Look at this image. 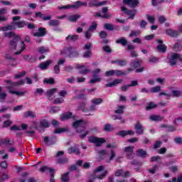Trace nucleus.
Segmentation results:
<instances>
[{
    "label": "nucleus",
    "mask_w": 182,
    "mask_h": 182,
    "mask_svg": "<svg viewBox=\"0 0 182 182\" xmlns=\"http://www.w3.org/2000/svg\"><path fill=\"white\" fill-rule=\"evenodd\" d=\"M25 75H26V72L23 71L21 73L16 74L15 76H14V78H16V79H21V77H23V76H25Z\"/></svg>",
    "instance_id": "58"
},
{
    "label": "nucleus",
    "mask_w": 182,
    "mask_h": 182,
    "mask_svg": "<svg viewBox=\"0 0 182 182\" xmlns=\"http://www.w3.org/2000/svg\"><path fill=\"white\" fill-rule=\"evenodd\" d=\"M45 93V90L43 88H37L34 92V96H42Z\"/></svg>",
    "instance_id": "33"
},
{
    "label": "nucleus",
    "mask_w": 182,
    "mask_h": 182,
    "mask_svg": "<svg viewBox=\"0 0 182 182\" xmlns=\"http://www.w3.org/2000/svg\"><path fill=\"white\" fill-rule=\"evenodd\" d=\"M118 136H121L122 137H126V136H133L134 135V131L129 130H121L117 133Z\"/></svg>",
    "instance_id": "22"
},
{
    "label": "nucleus",
    "mask_w": 182,
    "mask_h": 182,
    "mask_svg": "<svg viewBox=\"0 0 182 182\" xmlns=\"http://www.w3.org/2000/svg\"><path fill=\"white\" fill-rule=\"evenodd\" d=\"M116 43H119L120 45H122V46H126V45H127V40L122 37L117 40Z\"/></svg>",
    "instance_id": "39"
},
{
    "label": "nucleus",
    "mask_w": 182,
    "mask_h": 182,
    "mask_svg": "<svg viewBox=\"0 0 182 182\" xmlns=\"http://www.w3.org/2000/svg\"><path fill=\"white\" fill-rule=\"evenodd\" d=\"M66 132H69L68 128H58L54 130V134H60V133H65Z\"/></svg>",
    "instance_id": "36"
},
{
    "label": "nucleus",
    "mask_w": 182,
    "mask_h": 182,
    "mask_svg": "<svg viewBox=\"0 0 182 182\" xmlns=\"http://www.w3.org/2000/svg\"><path fill=\"white\" fill-rule=\"evenodd\" d=\"M172 95L173 97H180V96H182V92L173 90L171 91Z\"/></svg>",
    "instance_id": "44"
},
{
    "label": "nucleus",
    "mask_w": 182,
    "mask_h": 182,
    "mask_svg": "<svg viewBox=\"0 0 182 182\" xmlns=\"http://www.w3.org/2000/svg\"><path fill=\"white\" fill-rule=\"evenodd\" d=\"M140 33H141L140 31L132 30L129 33V38H133V36H139Z\"/></svg>",
    "instance_id": "47"
},
{
    "label": "nucleus",
    "mask_w": 182,
    "mask_h": 182,
    "mask_svg": "<svg viewBox=\"0 0 182 182\" xmlns=\"http://www.w3.org/2000/svg\"><path fill=\"white\" fill-rule=\"evenodd\" d=\"M115 176L117 177H120V176H121L122 177L126 178V177H129V176H130V172H129V171L124 172L123 171V169H118L115 171Z\"/></svg>",
    "instance_id": "19"
},
{
    "label": "nucleus",
    "mask_w": 182,
    "mask_h": 182,
    "mask_svg": "<svg viewBox=\"0 0 182 182\" xmlns=\"http://www.w3.org/2000/svg\"><path fill=\"white\" fill-rule=\"evenodd\" d=\"M59 110H60L59 107H53L50 109V113H53H53H58V112H59Z\"/></svg>",
    "instance_id": "62"
},
{
    "label": "nucleus",
    "mask_w": 182,
    "mask_h": 182,
    "mask_svg": "<svg viewBox=\"0 0 182 182\" xmlns=\"http://www.w3.org/2000/svg\"><path fill=\"white\" fill-rule=\"evenodd\" d=\"M100 72H102L100 68H97L92 72V78L90 80V83H97V82L102 81V79L99 77Z\"/></svg>",
    "instance_id": "10"
},
{
    "label": "nucleus",
    "mask_w": 182,
    "mask_h": 182,
    "mask_svg": "<svg viewBox=\"0 0 182 182\" xmlns=\"http://www.w3.org/2000/svg\"><path fill=\"white\" fill-rule=\"evenodd\" d=\"M51 63H52V60H46L45 62L41 63L38 65V68L41 70H46L48 69V68H49V66L50 65Z\"/></svg>",
    "instance_id": "20"
},
{
    "label": "nucleus",
    "mask_w": 182,
    "mask_h": 182,
    "mask_svg": "<svg viewBox=\"0 0 182 182\" xmlns=\"http://www.w3.org/2000/svg\"><path fill=\"white\" fill-rule=\"evenodd\" d=\"M60 23V22L59 21V20H50L49 21V26H59V24Z\"/></svg>",
    "instance_id": "42"
},
{
    "label": "nucleus",
    "mask_w": 182,
    "mask_h": 182,
    "mask_svg": "<svg viewBox=\"0 0 182 182\" xmlns=\"http://www.w3.org/2000/svg\"><path fill=\"white\" fill-rule=\"evenodd\" d=\"M95 16H99L100 18H105L106 19H109V18H112V14H107L105 15H102L100 13H96Z\"/></svg>",
    "instance_id": "51"
},
{
    "label": "nucleus",
    "mask_w": 182,
    "mask_h": 182,
    "mask_svg": "<svg viewBox=\"0 0 182 182\" xmlns=\"http://www.w3.org/2000/svg\"><path fill=\"white\" fill-rule=\"evenodd\" d=\"M166 33L171 38H177L178 35H180V31H177L171 28H169L166 30Z\"/></svg>",
    "instance_id": "18"
},
{
    "label": "nucleus",
    "mask_w": 182,
    "mask_h": 182,
    "mask_svg": "<svg viewBox=\"0 0 182 182\" xmlns=\"http://www.w3.org/2000/svg\"><path fill=\"white\" fill-rule=\"evenodd\" d=\"M4 36L11 38L9 41V48L11 49H16V46H18V43L20 42L21 49L15 52L14 55H21L26 49L25 42L21 39V36L18 35H16L14 32H9L4 33Z\"/></svg>",
    "instance_id": "1"
},
{
    "label": "nucleus",
    "mask_w": 182,
    "mask_h": 182,
    "mask_svg": "<svg viewBox=\"0 0 182 182\" xmlns=\"http://www.w3.org/2000/svg\"><path fill=\"white\" fill-rule=\"evenodd\" d=\"M134 129L136 130V134H144V127L140 123H136L135 124Z\"/></svg>",
    "instance_id": "23"
},
{
    "label": "nucleus",
    "mask_w": 182,
    "mask_h": 182,
    "mask_svg": "<svg viewBox=\"0 0 182 182\" xmlns=\"http://www.w3.org/2000/svg\"><path fill=\"white\" fill-rule=\"evenodd\" d=\"M70 58H79V52H77V51H73V50H72L71 54L70 55Z\"/></svg>",
    "instance_id": "59"
},
{
    "label": "nucleus",
    "mask_w": 182,
    "mask_h": 182,
    "mask_svg": "<svg viewBox=\"0 0 182 182\" xmlns=\"http://www.w3.org/2000/svg\"><path fill=\"white\" fill-rule=\"evenodd\" d=\"M43 141L46 146H53L55 143H56V138L55 136H43Z\"/></svg>",
    "instance_id": "13"
},
{
    "label": "nucleus",
    "mask_w": 182,
    "mask_h": 182,
    "mask_svg": "<svg viewBox=\"0 0 182 182\" xmlns=\"http://www.w3.org/2000/svg\"><path fill=\"white\" fill-rule=\"evenodd\" d=\"M87 2H82L80 1H76L74 4L71 5V8L73 9H77V8H80L82 6H87Z\"/></svg>",
    "instance_id": "24"
},
{
    "label": "nucleus",
    "mask_w": 182,
    "mask_h": 182,
    "mask_svg": "<svg viewBox=\"0 0 182 182\" xmlns=\"http://www.w3.org/2000/svg\"><path fill=\"white\" fill-rule=\"evenodd\" d=\"M80 15L73 14L68 16V21H69L70 22H76L77 19H80Z\"/></svg>",
    "instance_id": "29"
},
{
    "label": "nucleus",
    "mask_w": 182,
    "mask_h": 182,
    "mask_svg": "<svg viewBox=\"0 0 182 182\" xmlns=\"http://www.w3.org/2000/svg\"><path fill=\"white\" fill-rule=\"evenodd\" d=\"M141 60H134L133 61H132L129 63V66H131L132 68H128L127 73H130L131 72H133L134 70V69H137V68H140V66H141Z\"/></svg>",
    "instance_id": "9"
},
{
    "label": "nucleus",
    "mask_w": 182,
    "mask_h": 182,
    "mask_svg": "<svg viewBox=\"0 0 182 182\" xmlns=\"http://www.w3.org/2000/svg\"><path fill=\"white\" fill-rule=\"evenodd\" d=\"M73 50V48L68 47L64 48L63 50H61L60 53L61 55H63L65 58H70Z\"/></svg>",
    "instance_id": "21"
},
{
    "label": "nucleus",
    "mask_w": 182,
    "mask_h": 182,
    "mask_svg": "<svg viewBox=\"0 0 182 182\" xmlns=\"http://www.w3.org/2000/svg\"><path fill=\"white\" fill-rule=\"evenodd\" d=\"M136 154L139 157L144 158L146 157V155L147 154V153L143 149H139L136 151Z\"/></svg>",
    "instance_id": "34"
},
{
    "label": "nucleus",
    "mask_w": 182,
    "mask_h": 182,
    "mask_svg": "<svg viewBox=\"0 0 182 182\" xmlns=\"http://www.w3.org/2000/svg\"><path fill=\"white\" fill-rule=\"evenodd\" d=\"M58 92V89L57 88H53L50 90H48L46 92V96L49 99V100H51L52 99V96H53V95H55V92Z\"/></svg>",
    "instance_id": "28"
},
{
    "label": "nucleus",
    "mask_w": 182,
    "mask_h": 182,
    "mask_svg": "<svg viewBox=\"0 0 182 182\" xmlns=\"http://www.w3.org/2000/svg\"><path fill=\"white\" fill-rule=\"evenodd\" d=\"M40 126H41V127H49V122L45 119H43L40 122Z\"/></svg>",
    "instance_id": "55"
},
{
    "label": "nucleus",
    "mask_w": 182,
    "mask_h": 182,
    "mask_svg": "<svg viewBox=\"0 0 182 182\" xmlns=\"http://www.w3.org/2000/svg\"><path fill=\"white\" fill-rule=\"evenodd\" d=\"M159 168V165L154 166L153 168L149 169L148 171L150 174H156V171H157Z\"/></svg>",
    "instance_id": "52"
},
{
    "label": "nucleus",
    "mask_w": 182,
    "mask_h": 182,
    "mask_svg": "<svg viewBox=\"0 0 182 182\" xmlns=\"http://www.w3.org/2000/svg\"><path fill=\"white\" fill-rule=\"evenodd\" d=\"M104 26L105 28L107 29V31H113L114 29V26H113V24L105 23Z\"/></svg>",
    "instance_id": "54"
},
{
    "label": "nucleus",
    "mask_w": 182,
    "mask_h": 182,
    "mask_svg": "<svg viewBox=\"0 0 182 182\" xmlns=\"http://www.w3.org/2000/svg\"><path fill=\"white\" fill-rule=\"evenodd\" d=\"M105 170V166H100L96 168L94 171V174L91 178L89 179L88 182H95L96 178H99L100 180H103L106 176H107V171H105L102 174H97V173H100V171H103Z\"/></svg>",
    "instance_id": "5"
},
{
    "label": "nucleus",
    "mask_w": 182,
    "mask_h": 182,
    "mask_svg": "<svg viewBox=\"0 0 182 182\" xmlns=\"http://www.w3.org/2000/svg\"><path fill=\"white\" fill-rule=\"evenodd\" d=\"M123 4L128 5L130 8H136L139 5V0H123Z\"/></svg>",
    "instance_id": "17"
},
{
    "label": "nucleus",
    "mask_w": 182,
    "mask_h": 182,
    "mask_svg": "<svg viewBox=\"0 0 182 182\" xmlns=\"http://www.w3.org/2000/svg\"><path fill=\"white\" fill-rule=\"evenodd\" d=\"M92 55L93 54L92 53V51L87 50V51L84 52L82 58H85V59H87L89 58H92Z\"/></svg>",
    "instance_id": "49"
},
{
    "label": "nucleus",
    "mask_w": 182,
    "mask_h": 182,
    "mask_svg": "<svg viewBox=\"0 0 182 182\" xmlns=\"http://www.w3.org/2000/svg\"><path fill=\"white\" fill-rule=\"evenodd\" d=\"M26 26L28 29H35V24L26 22V21H20L18 22H11V23L9 25L1 27L0 31L6 32V31H14V29H16V28L21 29L22 28H25Z\"/></svg>",
    "instance_id": "2"
},
{
    "label": "nucleus",
    "mask_w": 182,
    "mask_h": 182,
    "mask_svg": "<svg viewBox=\"0 0 182 182\" xmlns=\"http://www.w3.org/2000/svg\"><path fill=\"white\" fill-rule=\"evenodd\" d=\"M43 83H46V85H53V83H55V80L53 78H46L43 80Z\"/></svg>",
    "instance_id": "50"
},
{
    "label": "nucleus",
    "mask_w": 182,
    "mask_h": 182,
    "mask_svg": "<svg viewBox=\"0 0 182 182\" xmlns=\"http://www.w3.org/2000/svg\"><path fill=\"white\" fill-rule=\"evenodd\" d=\"M40 171L41 173H50V182H55V176L53 175V173H55V169L45 166L40 168Z\"/></svg>",
    "instance_id": "8"
},
{
    "label": "nucleus",
    "mask_w": 182,
    "mask_h": 182,
    "mask_svg": "<svg viewBox=\"0 0 182 182\" xmlns=\"http://www.w3.org/2000/svg\"><path fill=\"white\" fill-rule=\"evenodd\" d=\"M3 144H10L12 145V143H11V140L9 138H5V139H0V146H3Z\"/></svg>",
    "instance_id": "37"
},
{
    "label": "nucleus",
    "mask_w": 182,
    "mask_h": 182,
    "mask_svg": "<svg viewBox=\"0 0 182 182\" xmlns=\"http://www.w3.org/2000/svg\"><path fill=\"white\" fill-rule=\"evenodd\" d=\"M24 117H36V114L32 111H27L26 112L24 113Z\"/></svg>",
    "instance_id": "41"
},
{
    "label": "nucleus",
    "mask_w": 182,
    "mask_h": 182,
    "mask_svg": "<svg viewBox=\"0 0 182 182\" xmlns=\"http://www.w3.org/2000/svg\"><path fill=\"white\" fill-rule=\"evenodd\" d=\"M161 160V156H154L151 158V161L153 163L154 161H159Z\"/></svg>",
    "instance_id": "63"
},
{
    "label": "nucleus",
    "mask_w": 182,
    "mask_h": 182,
    "mask_svg": "<svg viewBox=\"0 0 182 182\" xmlns=\"http://www.w3.org/2000/svg\"><path fill=\"white\" fill-rule=\"evenodd\" d=\"M69 161V159H68V158L66 157H63V158H60L59 159L58 161H57V163L58 164H67V163Z\"/></svg>",
    "instance_id": "43"
},
{
    "label": "nucleus",
    "mask_w": 182,
    "mask_h": 182,
    "mask_svg": "<svg viewBox=\"0 0 182 182\" xmlns=\"http://www.w3.org/2000/svg\"><path fill=\"white\" fill-rule=\"evenodd\" d=\"M5 99H6V93L5 92H1L0 93V102L2 103L5 101Z\"/></svg>",
    "instance_id": "64"
},
{
    "label": "nucleus",
    "mask_w": 182,
    "mask_h": 182,
    "mask_svg": "<svg viewBox=\"0 0 182 182\" xmlns=\"http://www.w3.org/2000/svg\"><path fill=\"white\" fill-rule=\"evenodd\" d=\"M80 146L76 144L74 146H71L68 149V154H76L77 156H79L80 154V149H79Z\"/></svg>",
    "instance_id": "15"
},
{
    "label": "nucleus",
    "mask_w": 182,
    "mask_h": 182,
    "mask_svg": "<svg viewBox=\"0 0 182 182\" xmlns=\"http://www.w3.org/2000/svg\"><path fill=\"white\" fill-rule=\"evenodd\" d=\"M62 181L63 182L69 181V172H67L62 176Z\"/></svg>",
    "instance_id": "53"
},
{
    "label": "nucleus",
    "mask_w": 182,
    "mask_h": 182,
    "mask_svg": "<svg viewBox=\"0 0 182 182\" xmlns=\"http://www.w3.org/2000/svg\"><path fill=\"white\" fill-rule=\"evenodd\" d=\"M121 11L127 14L129 16V19H134V16H136V14H137V10H128L127 8L122 6L121 8Z\"/></svg>",
    "instance_id": "12"
},
{
    "label": "nucleus",
    "mask_w": 182,
    "mask_h": 182,
    "mask_svg": "<svg viewBox=\"0 0 182 182\" xmlns=\"http://www.w3.org/2000/svg\"><path fill=\"white\" fill-rule=\"evenodd\" d=\"M48 34V31L46 28L39 27L38 29V32L34 33L33 36H36L37 38H43Z\"/></svg>",
    "instance_id": "14"
},
{
    "label": "nucleus",
    "mask_w": 182,
    "mask_h": 182,
    "mask_svg": "<svg viewBox=\"0 0 182 182\" xmlns=\"http://www.w3.org/2000/svg\"><path fill=\"white\" fill-rule=\"evenodd\" d=\"M75 69H78L80 75H87L90 72L89 69L86 68V66L80 64L75 65Z\"/></svg>",
    "instance_id": "16"
},
{
    "label": "nucleus",
    "mask_w": 182,
    "mask_h": 182,
    "mask_svg": "<svg viewBox=\"0 0 182 182\" xmlns=\"http://www.w3.org/2000/svg\"><path fill=\"white\" fill-rule=\"evenodd\" d=\"M86 122L80 119L73 122V126L77 129V133H79L80 139H85L87 134H89V131L85 129V125Z\"/></svg>",
    "instance_id": "4"
},
{
    "label": "nucleus",
    "mask_w": 182,
    "mask_h": 182,
    "mask_svg": "<svg viewBox=\"0 0 182 182\" xmlns=\"http://www.w3.org/2000/svg\"><path fill=\"white\" fill-rule=\"evenodd\" d=\"M161 90V87L160 86L153 87L151 88V93H157Z\"/></svg>",
    "instance_id": "56"
},
{
    "label": "nucleus",
    "mask_w": 182,
    "mask_h": 182,
    "mask_svg": "<svg viewBox=\"0 0 182 182\" xmlns=\"http://www.w3.org/2000/svg\"><path fill=\"white\" fill-rule=\"evenodd\" d=\"M104 130L105 132H112L113 130V127L110 124H106L104 127Z\"/></svg>",
    "instance_id": "57"
},
{
    "label": "nucleus",
    "mask_w": 182,
    "mask_h": 182,
    "mask_svg": "<svg viewBox=\"0 0 182 182\" xmlns=\"http://www.w3.org/2000/svg\"><path fill=\"white\" fill-rule=\"evenodd\" d=\"M107 4V1H104L98 3H89V6H103V5H106Z\"/></svg>",
    "instance_id": "31"
},
{
    "label": "nucleus",
    "mask_w": 182,
    "mask_h": 182,
    "mask_svg": "<svg viewBox=\"0 0 182 182\" xmlns=\"http://www.w3.org/2000/svg\"><path fill=\"white\" fill-rule=\"evenodd\" d=\"M161 129H166L167 132H176V130H177V128L173 125H166V124H163L161 126Z\"/></svg>",
    "instance_id": "27"
},
{
    "label": "nucleus",
    "mask_w": 182,
    "mask_h": 182,
    "mask_svg": "<svg viewBox=\"0 0 182 182\" xmlns=\"http://www.w3.org/2000/svg\"><path fill=\"white\" fill-rule=\"evenodd\" d=\"M157 107V105H155L154 102H151L149 103L148 106L146 107V110H151V109H156Z\"/></svg>",
    "instance_id": "48"
},
{
    "label": "nucleus",
    "mask_w": 182,
    "mask_h": 182,
    "mask_svg": "<svg viewBox=\"0 0 182 182\" xmlns=\"http://www.w3.org/2000/svg\"><path fill=\"white\" fill-rule=\"evenodd\" d=\"M157 50L161 53H165V52L167 50V47L163 44H160L157 46Z\"/></svg>",
    "instance_id": "35"
},
{
    "label": "nucleus",
    "mask_w": 182,
    "mask_h": 182,
    "mask_svg": "<svg viewBox=\"0 0 182 182\" xmlns=\"http://www.w3.org/2000/svg\"><path fill=\"white\" fill-rule=\"evenodd\" d=\"M117 65L119 66H126L127 65V60L123 59L117 60Z\"/></svg>",
    "instance_id": "45"
},
{
    "label": "nucleus",
    "mask_w": 182,
    "mask_h": 182,
    "mask_svg": "<svg viewBox=\"0 0 182 182\" xmlns=\"http://www.w3.org/2000/svg\"><path fill=\"white\" fill-rule=\"evenodd\" d=\"M73 114H72V112H67L65 114H63L60 119L62 121V122H65V120H69V119H73Z\"/></svg>",
    "instance_id": "26"
},
{
    "label": "nucleus",
    "mask_w": 182,
    "mask_h": 182,
    "mask_svg": "<svg viewBox=\"0 0 182 182\" xmlns=\"http://www.w3.org/2000/svg\"><path fill=\"white\" fill-rule=\"evenodd\" d=\"M4 82L9 85L6 86V89H8L11 95H16V96H23V95H26V91L18 92L12 90V87H16L18 86H22L25 85V80H21L20 81L16 82H12L11 80H6Z\"/></svg>",
    "instance_id": "3"
},
{
    "label": "nucleus",
    "mask_w": 182,
    "mask_h": 182,
    "mask_svg": "<svg viewBox=\"0 0 182 182\" xmlns=\"http://www.w3.org/2000/svg\"><path fill=\"white\" fill-rule=\"evenodd\" d=\"M134 146H127L124 148V151L126 153V156L129 160H132L134 159V154H133V150Z\"/></svg>",
    "instance_id": "11"
},
{
    "label": "nucleus",
    "mask_w": 182,
    "mask_h": 182,
    "mask_svg": "<svg viewBox=\"0 0 182 182\" xmlns=\"http://www.w3.org/2000/svg\"><path fill=\"white\" fill-rule=\"evenodd\" d=\"M112 118L113 119V120H121V123H125L124 119H122V116L112 115Z\"/></svg>",
    "instance_id": "60"
},
{
    "label": "nucleus",
    "mask_w": 182,
    "mask_h": 182,
    "mask_svg": "<svg viewBox=\"0 0 182 182\" xmlns=\"http://www.w3.org/2000/svg\"><path fill=\"white\" fill-rule=\"evenodd\" d=\"M85 106H86V103L81 102L78 106L77 110H81V112H84L86 113V112H87V109H86Z\"/></svg>",
    "instance_id": "38"
},
{
    "label": "nucleus",
    "mask_w": 182,
    "mask_h": 182,
    "mask_svg": "<svg viewBox=\"0 0 182 182\" xmlns=\"http://www.w3.org/2000/svg\"><path fill=\"white\" fill-rule=\"evenodd\" d=\"M77 39H79L78 35H73V36L69 35L68 36L66 37L65 41H73V42H76Z\"/></svg>",
    "instance_id": "32"
},
{
    "label": "nucleus",
    "mask_w": 182,
    "mask_h": 182,
    "mask_svg": "<svg viewBox=\"0 0 182 182\" xmlns=\"http://www.w3.org/2000/svg\"><path fill=\"white\" fill-rule=\"evenodd\" d=\"M12 121H11V119H7L6 121H5L3 123V127H9V126H11V124H12Z\"/></svg>",
    "instance_id": "61"
},
{
    "label": "nucleus",
    "mask_w": 182,
    "mask_h": 182,
    "mask_svg": "<svg viewBox=\"0 0 182 182\" xmlns=\"http://www.w3.org/2000/svg\"><path fill=\"white\" fill-rule=\"evenodd\" d=\"M103 102V100L101 98H94L92 100H91L92 105H100Z\"/></svg>",
    "instance_id": "46"
},
{
    "label": "nucleus",
    "mask_w": 182,
    "mask_h": 182,
    "mask_svg": "<svg viewBox=\"0 0 182 182\" xmlns=\"http://www.w3.org/2000/svg\"><path fill=\"white\" fill-rule=\"evenodd\" d=\"M149 119L152 122H161V120H163L164 118L160 115H151L149 117Z\"/></svg>",
    "instance_id": "30"
},
{
    "label": "nucleus",
    "mask_w": 182,
    "mask_h": 182,
    "mask_svg": "<svg viewBox=\"0 0 182 182\" xmlns=\"http://www.w3.org/2000/svg\"><path fill=\"white\" fill-rule=\"evenodd\" d=\"M88 141H90V143H93L94 144H95L96 147H100L103 144V143L106 142V140H105V139L103 138L89 136Z\"/></svg>",
    "instance_id": "7"
},
{
    "label": "nucleus",
    "mask_w": 182,
    "mask_h": 182,
    "mask_svg": "<svg viewBox=\"0 0 182 182\" xmlns=\"http://www.w3.org/2000/svg\"><path fill=\"white\" fill-rule=\"evenodd\" d=\"M122 82H123V80H122V79H117V80H114L112 82L106 84L105 85V87H113L114 86H117V85H119V83H122Z\"/></svg>",
    "instance_id": "25"
},
{
    "label": "nucleus",
    "mask_w": 182,
    "mask_h": 182,
    "mask_svg": "<svg viewBox=\"0 0 182 182\" xmlns=\"http://www.w3.org/2000/svg\"><path fill=\"white\" fill-rule=\"evenodd\" d=\"M37 50H38V53H41V54L48 53V52H49V48L41 46V47H39L38 48H37Z\"/></svg>",
    "instance_id": "40"
},
{
    "label": "nucleus",
    "mask_w": 182,
    "mask_h": 182,
    "mask_svg": "<svg viewBox=\"0 0 182 182\" xmlns=\"http://www.w3.org/2000/svg\"><path fill=\"white\" fill-rule=\"evenodd\" d=\"M168 59L170 66H175V65H177V59H178L179 62H182V55L174 53L171 56H168Z\"/></svg>",
    "instance_id": "6"
}]
</instances>
